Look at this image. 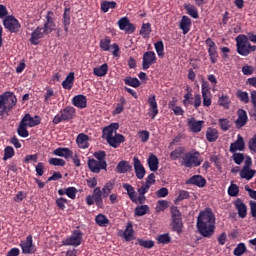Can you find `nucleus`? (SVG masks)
I'll list each match as a JSON object with an SVG mask.
<instances>
[{
  "label": "nucleus",
  "mask_w": 256,
  "mask_h": 256,
  "mask_svg": "<svg viewBox=\"0 0 256 256\" xmlns=\"http://www.w3.org/2000/svg\"><path fill=\"white\" fill-rule=\"evenodd\" d=\"M246 252H247V246L245 245V243L241 242L234 249L233 255L242 256V255H245Z\"/></svg>",
  "instance_id": "50"
},
{
  "label": "nucleus",
  "mask_w": 256,
  "mask_h": 256,
  "mask_svg": "<svg viewBox=\"0 0 256 256\" xmlns=\"http://www.w3.org/2000/svg\"><path fill=\"white\" fill-rule=\"evenodd\" d=\"M88 169L92 173H101V171L107 169V162H100L95 158L88 159Z\"/></svg>",
  "instance_id": "13"
},
{
  "label": "nucleus",
  "mask_w": 256,
  "mask_h": 256,
  "mask_svg": "<svg viewBox=\"0 0 256 256\" xmlns=\"http://www.w3.org/2000/svg\"><path fill=\"white\" fill-rule=\"evenodd\" d=\"M65 160L61 158H50L49 164L54 165V167H65Z\"/></svg>",
  "instance_id": "61"
},
{
  "label": "nucleus",
  "mask_w": 256,
  "mask_h": 256,
  "mask_svg": "<svg viewBox=\"0 0 256 256\" xmlns=\"http://www.w3.org/2000/svg\"><path fill=\"white\" fill-rule=\"evenodd\" d=\"M181 159L182 167H186L188 169L199 167L203 163V159H201V153H199L197 150L187 152Z\"/></svg>",
  "instance_id": "4"
},
{
  "label": "nucleus",
  "mask_w": 256,
  "mask_h": 256,
  "mask_svg": "<svg viewBox=\"0 0 256 256\" xmlns=\"http://www.w3.org/2000/svg\"><path fill=\"white\" fill-rule=\"evenodd\" d=\"M3 25L10 33H19V31H21V23L13 15L4 18Z\"/></svg>",
  "instance_id": "8"
},
{
  "label": "nucleus",
  "mask_w": 256,
  "mask_h": 256,
  "mask_svg": "<svg viewBox=\"0 0 256 256\" xmlns=\"http://www.w3.org/2000/svg\"><path fill=\"white\" fill-rule=\"evenodd\" d=\"M86 203L89 206L96 205L98 209H104L105 204H103V192H101L100 187L94 188L92 195H88L86 197Z\"/></svg>",
  "instance_id": "7"
},
{
  "label": "nucleus",
  "mask_w": 256,
  "mask_h": 256,
  "mask_svg": "<svg viewBox=\"0 0 256 256\" xmlns=\"http://www.w3.org/2000/svg\"><path fill=\"white\" fill-rule=\"evenodd\" d=\"M95 222L99 227H107V225H109V218L103 214H98L95 218Z\"/></svg>",
  "instance_id": "47"
},
{
  "label": "nucleus",
  "mask_w": 256,
  "mask_h": 256,
  "mask_svg": "<svg viewBox=\"0 0 256 256\" xmlns=\"http://www.w3.org/2000/svg\"><path fill=\"white\" fill-rule=\"evenodd\" d=\"M228 195L230 197H237L239 195V186L237 184H231L228 188Z\"/></svg>",
  "instance_id": "62"
},
{
  "label": "nucleus",
  "mask_w": 256,
  "mask_h": 256,
  "mask_svg": "<svg viewBox=\"0 0 256 256\" xmlns=\"http://www.w3.org/2000/svg\"><path fill=\"white\" fill-rule=\"evenodd\" d=\"M17 105V96L13 92H4L0 95V117L9 115Z\"/></svg>",
  "instance_id": "2"
},
{
  "label": "nucleus",
  "mask_w": 256,
  "mask_h": 256,
  "mask_svg": "<svg viewBox=\"0 0 256 256\" xmlns=\"http://www.w3.org/2000/svg\"><path fill=\"white\" fill-rule=\"evenodd\" d=\"M236 47L238 55H242V57H248L254 51H256V46L251 45L249 42V38L246 35H239L236 37Z\"/></svg>",
  "instance_id": "3"
},
{
  "label": "nucleus",
  "mask_w": 256,
  "mask_h": 256,
  "mask_svg": "<svg viewBox=\"0 0 256 256\" xmlns=\"http://www.w3.org/2000/svg\"><path fill=\"white\" fill-rule=\"evenodd\" d=\"M236 97L237 99H239L242 103H249V93L245 92V91H241V90H238L236 92Z\"/></svg>",
  "instance_id": "55"
},
{
  "label": "nucleus",
  "mask_w": 256,
  "mask_h": 256,
  "mask_svg": "<svg viewBox=\"0 0 256 256\" xmlns=\"http://www.w3.org/2000/svg\"><path fill=\"white\" fill-rule=\"evenodd\" d=\"M106 141L108 145H110V147H113V149H117L119 145H121V143H125V136L116 132L114 136H111Z\"/></svg>",
  "instance_id": "21"
},
{
  "label": "nucleus",
  "mask_w": 256,
  "mask_h": 256,
  "mask_svg": "<svg viewBox=\"0 0 256 256\" xmlns=\"http://www.w3.org/2000/svg\"><path fill=\"white\" fill-rule=\"evenodd\" d=\"M23 255H33L37 249L33 245V236L28 235L26 240L20 242Z\"/></svg>",
  "instance_id": "9"
},
{
  "label": "nucleus",
  "mask_w": 256,
  "mask_h": 256,
  "mask_svg": "<svg viewBox=\"0 0 256 256\" xmlns=\"http://www.w3.org/2000/svg\"><path fill=\"white\" fill-rule=\"evenodd\" d=\"M157 63V55L153 51H147L143 54L142 58V69L147 71L151 65H155Z\"/></svg>",
  "instance_id": "10"
},
{
  "label": "nucleus",
  "mask_w": 256,
  "mask_h": 256,
  "mask_svg": "<svg viewBox=\"0 0 256 256\" xmlns=\"http://www.w3.org/2000/svg\"><path fill=\"white\" fill-rule=\"evenodd\" d=\"M113 187H115V184L112 182H107L103 188H102V197L104 199H107V197H109V195H111V191H113Z\"/></svg>",
  "instance_id": "46"
},
{
  "label": "nucleus",
  "mask_w": 256,
  "mask_h": 256,
  "mask_svg": "<svg viewBox=\"0 0 256 256\" xmlns=\"http://www.w3.org/2000/svg\"><path fill=\"white\" fill-rule=\"evenodd\" d=\"M45 37V32H43L42 27H37L32 33L29 39L32 45H39V39H43Z\"/></svg>",
  "instance_id": "24"
},
{
  "label": "nucleus",
  "mask_w": 256,
  "mask_h": 256,
  "mask_svg": "<svg viewBox=\"0 0 256 256\" xmlns=\"http://www.w3.org/2000/svg\"><path fill=\"white\" fill-rule=\"evenodd\" d=\"M125 241H133L135 239V231L133 230V224L129 222L124 230Z\"/></svg>",
  "instance_id": "38"
},
{
  "label": "nucleus",
  "mask_w": 256,
  "mask_h": 256,
  "mask_svg": "<svg viewBox=\"0 0 256 256\" xmlns=\"http://www.w3.org/2000/svg\"><path fill=\"white\" fill-rule=\"evenodd\" d=\"M187 184L196 185V187H200V189H203V187L207 185V180L201 175H194L187 181Z\"/></svg>",
  "instance_id": "26"
},
{
  "label": "nucleus",
  "mask_w": 256,
  "mask_h": 256,
  "mask_svg": "<svg viewBox=\"0 0 256 256\" xmlns=\"http://www.w3.org/2000/svg\"><path fill=\"white\" fill-rule=\"evenodd\" d=\"M60 115L64 121H71L75 117V109L73 106H68L60 111Z\"/></svg>",
  "instance_id": "28"
},
{
  "label": "nucleus",
  "mask_w": 256,
  "mask_h": 256,
  "mask_svg": "<svg viewBox=\"0 0 256 256\" xmlns=\"http://www.w3.org/2000/svg\"><path fill=\"white\" fill-rule=\"evenodd\" d=\"M190 194L189 191L180 190L177 198L174 200L175 205H179L181 201H185V199H189Z\"/></svg>",
  "instance_id": "53"
},
{
  "label": "nucleus",
  "mask_w": 256,
  "mask_h": 256,
  "mask_svg": "<svg viewBox=\"0 0 256 256\" xmlns=\"http://www.w3.org/2000/svg\"><path fill=\"white\" fill-rule=\"evenodd\" d=\"M23 123H26L28 127H37V125H41V117L39 116H31V114H26L24 117L21 119Z\"/></svg>",
  "instance_id": "22"
},
{
  "label": "nucleus",
  "mask_w": 256,
  "mask_h": 256,
  "mask_svg": "<svg viewBox=\"0 0 256 256\" xmlns=\"http://www.w3.org/2000/svg\"><path fill=\"white\" fill-rule=\"evenodd\" d=\"M133 167L137 179H143L145 177L146 170L137 156L133 157Z\"/></svg>",
  "instance_id": "16"
},
{
  "label": "nucleus",
  "mask_w": 256,
  "mask_h": 256,
  "mask_svg": "<svg viewBox=\"0 0 256 256\" xmlns=\"http://www.w3.org/2000/svg\"><path fill=\"white\" fill-rule=\"evenodd\" d=\"M181 155H183V148H176L170 153V159L177 161V159H181Z\"/></svg>",
  "instance_id": "60"
},
{
  "label": "nucleus",
  "mask_w": 256,
  "mask_h": 256,
  "mask_svg": "<svg viewBox=\"0 0 256 256\" xmlns=\"http://www.w3.org/2000/svg\"><path fill=\"white\" fill-rule=\"evenodd\" d=\"M218 125L222 131H229L231 129V121L227 118L218 119Z\"/></svg>",
  "instance_id": "51"
},
{
  "label": "nucleus",
  "mask_w": 256,
  "mask_h": 256,
  "mask_svg": "<svg viewBox=\"0 0 256 256\" xmlns=\"http://www.w3.org/2000/svg\"><path fill=\"white\" fill-rule=\"evenodd\" d=\"M232 159L236 165H241L245 161V155L243 153H235L232 156Z\"/></svg>",
  "instance_id": "63"
},
{
  "label": "nucleus",
  "mask_w": 256,
  "mask_h": 256,
  "mask_svg": "<svg viewBox=\"0 0 256 256\" xmlns=\"http://www.w3.org/2000/svg\"><path fill=\"white\" fill-rule=\"evenodd\" d=\"M117 173H130V171H133V166L125 160H122L118 163L116 167Z\"/></svg>",
  "instance_id": "29"
},
{
  "label": "nucleus",
  "mask_w": 256,
  "mask_h": 256,
  "mask_svg": "<svg viewBox=\"0 0 256 256\" xmlns=\"http://www.w3.org/2000/svg\"><path fill=\"white\" fill-rule=\"evenodd\" d=\"M76 143L80 149H89V137L87 134L80 133L76 138Z\"/></svg>",
  "instance_id": "32"
},
{
  "label": "nucleus",
  "mask_w": 256,
  "mask_h": 256,
  "mask_svg": "<svg viewBox=\"0 0 256 256\" xmlns=\"http://www.w3.org/2000/svg\"><path fill=\"white\" fill-rule=\"evenodd\" d=\"M108 71H109V65H107V63H104L99 67L93 68V74L96 77H105V75H107Z\"/></svg>",
  "instance_id": "37"
},
{
  "label": "nucleus",
  "mask_w": 256,
  "mask_h": 256,
  "mask_svg": "<svg viewBox=\"0 0 256 256\" xmlns=\"http://www.w3.org/2000/svg\"><path fill=\"white\" fill-rule=\"evenodd\" d=\"M93 156L97 161H100L102 163H107L106 157H107V152L104 150L96 151L94 152Z\"/></svg>",
  "instance_id": "56"
},
{
  "label": "nucleus",
  "mask_w": 256,
  "mask_h": 256,
  "mask_svg": "<svg viewBox=\"0 0 256 256\" xmlns=\"http://www.w3.org/2000/svg\"><path fill=\"white\" fill-rule=\"evenodd\" d=\"M118 26L120 31H124L127 35L135 33V24L131 23V21L127 17H122L118 21Z\"/></svg>",
  "instance_id": "14"
},
{
  "label": "nucleus",
  "mask_w": 256,
  "mask_h": 256,
  "mask_svg": "<svg viewBox=\"0 0 256 256\" xmlns=\"http://www.w3.org/2000/svg\"><path fill=\"white\" fill-rule=\"evenodd\" d=\"M248 148L252 153H256V134L249 140Z\"/></svg>",
  "instance_id": "64"
},
{
  "label": "nucleus",
  "mask_w": 256,
  "mask_h": 256,
  "mask_svg": "<svg viewBox=\"0 0 256 256\" xmlns=\"http://www.w3.org/2000/svg\"><path fill=\"white\" fill-rule=\"evenodd\" d=\"M83 243V232L76 228L72 231V234L62 240V245L64 247H79Z\"/></svg>",
  "instance_id": "6"
},
{
  "label": "nucleus",
  "mask_w": 256,
  "mask_h": 256,
  "mask_svg": "<svg viewBox=\"0 0 256 256\" xmlns=\"http://www.w3.org/2000/svg\"><path fill=\"white\" fill-rule=\"evenodd\" d=\"M191 25H193V22L191 21V18L189 16H182L179 27L183 33V35H187L191 31Z\"/></svg>",
  "instance_id": "23"
},
{
  "label": "nucleus",
  "mask_w": 256,
  "mask_h": 256,
  "mask_svg": "<svg viewBox=\"0 0 256 256\" xmlns=\"http://www.w3.org/2000/svg\"><path fill=\"white\" fill-rule=\"evenodd\" d=\"M15 157V149L12 146H7L4 149L3 161H7L8 159H13Z\"/></svg>",
  "instance_id": "54"
},
{
  "label": "nucleus",
  "mask_w": 256,
  "mask_h": 256,
  "mask_svg": "<svg viewBox=\"0 0 256 256\" xmlns=\"http://www.w3.org/2000/svg\"><path fill=\"white\" fill-rule=\"evenodd\" d=\"M237 151H245V140L241 134H238L237 140L230 144V153H237Z\"/></svg>",
  "instance_id": "20"
},
{
  "label": "nucleus",
  "mask_w": 256,
  "mask_h": 256,
  "mask_svg": "<svg viewBox=\"0 0 256 256\" xmlns=\"http://www.w3.org/2000/svg\"><path fill=\"white\" fill-rule=\"evenodd\" d=\"M187 125L192 133H201L203 125H205V121L197 120L195 118H189L187 121Z\"/></svg>",
  "instance_id": "18"
},
{
  "label": "nucleus",
  "mask_w": 256,
  "mask_h": 256,
  "mask_svg": "<svg viewBox=\"0 0 256 256\" xmlns=\"http://www.w3.org/2000/svg\"><path fill=\"white\" fill-rule=\"evenodd\" d=\"M138 244L140 247H144L145 249H153V247H155V242L153 240L139 239Z\"/></svg>",
  "instance_id": "57"
},
{
  "label": "nucleus",
  "mask_w": 256,
  "mask_h": 256,
  "mask_svg": "<svg viewBox=\"0 0 256 256\" xmlns=\"http://www.w3.org/2000/svg\"><path fill=\"white\" fill-rule=\"evenodd\" d=\"M151 31V23H143L140 29V35H142L144 39H148L151 35Z\"/></svg>",
  "instance_id": "44"
},
{
  "label": "nucleus",
  "mask_w": 256,
  "mask_h": 256,
  "mask_svg": "<svg viewBox=\"0 0 256 256\" xmlns=\"http://www.w3.org/2000/svg\"><path fill=\"white\" fill-rule=\"evenodd\" d=\"M53 155H56L57 157H64V159H69V157H73V151H71L69 148H56L53 151Z\"/></svg>",
  "instance_id": "35"
},
{
  "label": "nucleus",
  "mask_w": 256,
  "mask_h": 256,
  "mask_svg": "<svg viewBox=\"0 0 256 256\" xmlns=\"http://www.w3.org/2000/svg\"><path fill=\"white\" fill-rule=\"evenodd\" d=\"M208 55L210 57L211 64L215 65L219 60V52H217V49L208 50Z\"/></svg>",
  "instance_id": "59"
},
{
  "label": "nucleus",
  "mask_w": 256,
  "mask_h": 256,
  "mask_svg": "<svg viewBox=\"0 0 256 256\" xmlns=\"http://www.w3.org/2000/svg\"><path fill=\"white\" fill-rule=\"evenodd\" d=\"M206 139L209 143H215L219 139V131L215 128L209 127L206 131Z\"/></svg>",
  "instance_id": "36"
},
{
  "label": "nucleus",
  "mask_w": 256,
  "mask_h": 256,
  "mask_svg": "<svg viewBox=\"0 0 256 256\" xmlns=\"http://www.w3.org/2000/svg\"><path fill=\"white\" fill-rule=\"evenodd\" d=\"M27 127H29L27 123H24L21 120L17 129L19 137H23V139H27V137H29V130H27Z\"/></svg>",
  "instance_id": "41"
},
{
  "label": "nucleus",
  "mask_w": 256,
  "mask_h": 256,
  "mask_svg": "<svg viewBox=\"0 0 256 256\" xmlns=\"http://www.w3.org/2000/svg\"><path fill=\"white\" fill-rule=\"evenodd\" d=\"M53 98H55V91L53 90V88H46V92L44 94V103H46V105H49V103H51V99Z\"/></svg>",
  "instance_id": "52"
},
{
  "label": "nucleus",
  "mask_w": 256,
  "mask_h": 256,
  "mask_svg": "<svg viewBox=\"0 0 256 256\" xmlns=\"http://www.w3.org/2000/svg\"><path fill=\"white\" fill-rule=\"evenodd\" d=\"M62 22L64 25V31L67 35V33H69V25H71V8L64 9Z\"/></svg>",
  "instance_id": "30"
},
{
  "label": "nucleus",
  "mask_w": 256,
  "mask_h": 256,
  "mask_svg": "<svg viewBox=\"0 0 256 256\" xmlns=\"http://www.w3.org/2000/svg\"><path fill=\"white\" fill-rule=\"evenodd\" d=\"M117 129H119V123H111L109 126H106L103 129V135L106 139V141L113 137L114 133H117Z\"/></svg>",
  "instance_id": "27"
},
{
  "label": "nucleus",
  "mask_w": 256,
  "mask_h": 256,
  "mask_svg": "<svg viewBox=\"0 0 256 256\" xmlns=\"http://www.w3.org/2000/svg\"><path fill=\"white\" fill-rule=\"evenodd\" d=\"M55 14L53 13V11H48L47 15H46V22L44 23V27L43 29V33H45V35H49L50 33H53V31H55V19L53 18Z\"/></svg>",
  "instance_id": "12"
},
{
  "label": "nucleus",
  "mask_w": 256,
  "mask_h": 256,
  "mask_svg": "<svg viewBox=\"0 0 256 256\" xmlns=\"http://www.w3.org/2000/svg\"><path fill=\"white\" fill-rule=\"evenodd\" d=\"M157 241L162 245H169V243H171V236H169V234H160L157 237Z\"/></svg>",
  "instance_id": "58"
},
{
  "label": "nucleus",
  "mask_w": 256,
  "mask_h": 256,
  "mask_svg": "<svg viewBox=\"0 0 256 256\" xmlns=\"http://www.w3.org/2000/svg\"><path fill=\"white\" fill-rule=\"evenodd\" d=\"M241 179H246V181H251L256 175V170L251 168H242L239 172Z\"/></svg>",
  "instance_id": "34"
},
{
  "label": "nucleus",
  "mask_w": 256,
  "mask_h": 256,
  "mask_svg": "<svg viewBox=\"0 0 256 256\" xmlns=\"http://www.w3.org/2000/svg\"><path fill=\"white\" fill-rule=\"evenodd\" d=\"M125 85H128L129 87H134V89H137V87H141V81H139L138 78H133L131 76H127L124 79Z\"/></svg>",
  "instance_id": "42"
},
{
  "label": "nucleus",
  "mask_w": 256,
  "mask_h": 256,
  "mask_svg": "<svg viewBox=\"0 0 256 256\" xmlns=\"http://www.w3.org/2000/svg\"><path fill=\"white\" fill-rule=\"evenodd\" d=\"M100 9L103 13H108L109 9H117V2L104 0L100 4Z\"/></svg>",
  "instance_id": "39"
},
{
  "label": "nucleus",
  "mask_w": 256,
  "mask_h": 256,
  "mask_svg": "<svg viewBox=\"0 0 256 256\" xmlns=\"http://www.w3.org/2000/svg\"><path fill=\"white\" fill-rule=\"evenodd\" d=\"M233 205L237 210L238 217H240V219H245V217H247V204H245L241 198H237L233 202Z\"/></svg>",
  "instance_id": "17"
},
{
  "label": "nucleus",
  "mask_w": 256,
  "mask_h": 256,
  "mask_svg": "<svg viewBox=\"0 0 256 256\" xmlns=\"http://www.w3.org/2000/svg\"><path fill=\"white\" fill-rule=\"evenodd\" d=\"M100 49H102V51H111V37L106 36L104 39L100 40Z\"/></svg>",
  "instance_id": "49"
},
{
  "label": "nucleus",
  "mask_w": 256,
  "mask_h": 256,
  "mask_svg": "<svg viewBox=\"0 0 256 256\" xmlns=\"http://www.w3.org/2000/svg\"><path fill=\"white\" fill-rule=\"evenodd\" d=\"M170 213L172 217V223H171L172 229L173 231H176L178 235H180V233H183V218H182L181 211L179 210V207L172 206L170 208Z\"/></svg>",
  "instance_id": "5"
},
{
  "label": "nucleus",
  "mask_w": 256,
  "mask_h": 256,
  "mask_svg": "<svg viewBox=\"0 0 256 256\" xmlns=\"http://www.w3.org/2000/svg\"><path fill=\"white\" fill-rule=\"evenodd\" d=\"M154 48H155V51L158 55V57H160V59H163L165 57V45L163 44V41L160 40V41H157L155 44H154Z\"/></svg>",
  "instance_id": "43"
},
{
  "label": "nucleus",
  "mask_w": 256,
  "mask_h": 256,
  "mask_svg": "<svg viewBox=\"0 0 256 256\" xmlns=\"http://www.w3.org/2000/svg\"><path fill=\"white\" fill-rule=\"evenodd\" d=\"M122 187L125 189V191H127V195L132 203H137V192L135 191V188L129 183L122 184Z\"/></svg>",
  "instance_id": "31"
},
{
  "label": "nucleus",
  "mask_w": 256,
  "mask_h": 256,
  "mask_svg": "<svg viewBox=\"0 0 256 256\" xmlns=\"http://www.w3.org/2000/svg\"><path fill=\"white\" fill-rule=\"evenodd\" d=\"M72 105L78 109H85L87 107V96L79 94L73 97Z\"/></svg>",
  "instance_id": "25"
},
{
  "label": "nucleus",
  "mask_w": 256,
  "mask_h": 256,
  "mask_svg": "<svg viewBox=\"0 0 256 256\" xmlns=\"http://www.w3.org/2000/svg\"><path fill=\"white\" fill-rule=\"evenodd\" d=\"M157 96L150 95L148 97V117L155 119L159 115V106L157 105Z\"/></svg>",
  "instance_id": "11"
},
{
  "label": "nucleus",
  "mask_w": 256,
  "mask_h": 256,
  "mask_svg": "<svg viewBox=\"0 0 256 256\" xmlns=\"http://www.w3.org/2000/svg\"><path fill=\"white\" fill-rule=\"evenodd\" d=\"M215 221H217V218L215 217V213H213V209L207 207L201 210L196 222L198 233L206 239H211L215 235V229H217Z\"/></svg>",
  "instance_id": "1"
},
{
  "label": "nucleus",
  "mask_w": 256,
  "mask_h": 256,
  "mask_svg": "<svg viewBox=\"0 0 256 256\" xmlns=\"http://www.w3.org/2000/svg\"><path fill=\"white\" fill-rule=\"evenodd\" d=\"M148 167L150 171H157L159 169V158L153 153H151L147 159Z\"/></svg>",
  "instance_id": "33"
},
{
  "label": "nucleus",
  "mask_w": 256,
  "mask_h": 256,
  "mask_svg": "<svg viewBox=\"0 0 256 256\" xmlns=\"http://www.w3.org/2000/svg\"><path fill=\"white\" fill-rule=\"evenodd\" d=\"M120 103L117 104L115 110L113 111V115H121L123 111H125V103H127V100H125V97L120 98Z\"/></svg>",
  "instance_id": "48"
},
{
  "label": "nucleus",
  "mask_w": 256,
  "mask_h": 256,
  "mask_svg": "<svg viewBox=\"0 0 256 256\" xmlns=\"http://www.w3.org/2000/svg\"><path fill=\"white\" fill-rule=\"evenodd\" d=\"M184 9L192 19H199V11L197 8L191 4H184Z\"/></svg>",
  "instance_id": "40"
},
{
  "label": "nucleus",
  "mask_w": 256,
  "mask_h": 256,
  "mask_svg": "<svg viewBox=\"0 0 256 256\" xmlns=\"http://www.w3.org/2000/svg\"><path fill=\"white\" fill-rule=\"evenodd\" d=\"M202 99L204 107H211V88L209 87V82L202 81Z\"/></svg>",
  "instance_id": "15"
},
{
  "label": "nucleus",
  "mask_w": 256,
  "mask_h": 256,
  "mask_svg": "<svg viewBox=\"0 0 256 256\" xmlns=\"http://www.w3.org/2000/svg\"><path fill=\"white\" fill-rule=\"evenodd\" d=\"M147 213H149L148 205L137 206L134 210L135 217H143V215H147Z\"/></svg>",
  "instance_id": "45"
},
{
  "label": "nucleus",
  "mask_w": 256,
  "mask_h": 256,
  "mask_svg": "<svg viewBox=\"0 0 256 256\" xmlns=\"http://www.w3.org/2000/svg\"><path fill=\"white\" fill-rule=\"evenodd\" d=\"M238 118L235 121L236 129H242L247 125V121H249V117L247 116V111L244 109H238L237 111Z\"/></svg>",
  "instance_id": "19"
}]
</instances>
